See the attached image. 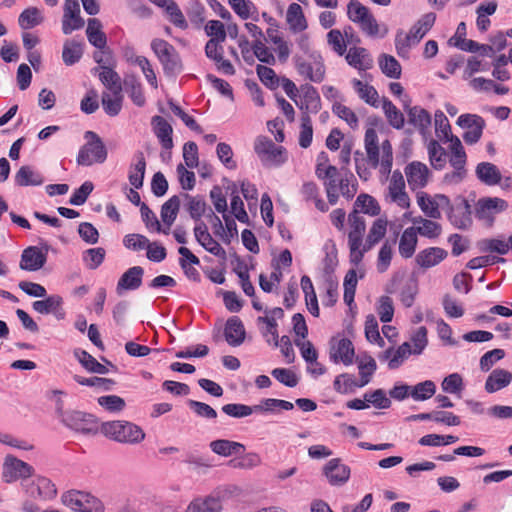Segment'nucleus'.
Wrapping results in <instances>:
<instances>
[{"instance_id":"45","label":"nucleus","mask_w":512,"mask_h":512,"mask_svg":"<svg viewBox=\"0 0 512 512\" xmlns=\"http://www.w3.org/2000/svg\"><path fill=\"white\" fill-rule=\"evenodd\" d=\"M353 210H358L359 214L362 212L370 216H377L380 213V206L375 198L362 193L356 198Z\"/></svg>"},{"instance_id":"17","label":"nucleus","mask_w":512,"mask_h":512,"mask_svg":"<svg viewBox=\"0 0 512 512\" xmlns=\"http://www.w3.org/2000/svg\"><path fill=\"white\" fill-rule=\"evenodd\" d=\"M34 469L28 463L7 455L3 463V479L6 483L14 482L20 478H29L32 476Z\"/></svg>"},{"instance_id":"39","label":"nucleus","mask_w":512,"mask_h":512,"mask_svg":"<svg viewBox=\"0 0 512 512\" xmlns=\"http://www.w3.org/2000/svg\"><path fill=\"white\" fill-rule=\"evenodd\" d=\"M413 354L411 351V345L409 342H404L402 345H400L396 350L393 348L387 349L384 353L382 358L387 359L388 361V367L389 369H396L398 368L405 359L409 357V355Z\"/></svg>"},{"instance_id":"48","label":"nucleus","mask_w":512,"mask_h":512,"mask_svg":"<svg viewBox=\"0 0 512 512\" xmlns=\"http://www.w3.org/2000/svg\"><path fill=\"white\" fill-rule=\"evenodd\" d=\"M180 208V198L176 195L167 200L161 207V219L167 225L169 231L170 226L175 221Z\"/></svg>"},{"instance_id":"55","label":"nucleus","mask_w":512,"mask_h":512,"mask_svg":"<svg viewBox=\"0 0 512 512\" xmlns=\"http://www.w3.org/2000/svg\"><path fill=\"white\" fill-rule=\"evenodd\" d=\"M479 249L483 252H495L505 255L509 252V243L503 239H483L478 243Z\"/></svg>"},{"instance_id":"25","label":"nucleus","mask_w":512,"mask_h":512,"mask_svg":"<svg viewBox=\"0 0 512 512\" xmlns=\"http://www.w3.org/2000/svg\"><path fill=\"white\" fill-rule=\"evenodd\" d=\"M412 223L414 226H411L414 229V232L422 237L428 239H436L442 234V226L438 222L434 221L431 218H424L422 216H417L412 218Z\"/></svg>"},{"instance_id":"53","label":"nucleus","mask_w":512,"mask_h":512,"mask_svg":"<svg viewBox=\"0 0 512 512\" xmlns=\"http://www.w3.org/2000/svg\"><path fill=\"white\" fill-rule=\"evenodd\" d=\"M358 369L360 374L358 387H364L370 382L372 375L377 369L376 361L371 356H366L359 360Z\"/></svg>"},{"instance_id":"33","label":"nucleus","mask_w":512,"mask_h":512,"mask_svg":"<svg viewBox=\"0 0 512 512\" xmlns=\"http://www.w3.org/2000/svg\"><path fill=\"white\" fill-rule=\"evenodd\" d=\"M151 124L157 138L159 139L162 147L166 150H170L173 147L172 140V126L161 116H154Z\"/></svg>"},{"instance_id":"19","label":"nucleus","mask_w":512,"mask_h":512,"mask_svg":"<svg viewBox=\"0 0 512 512\" xmlns=\"http://www.w3.org/2000/svg\"><path fill=\"white\" fill-rule=\"evenodd\" d=\"M355 349L353 343L347 338L332 339L330 343V359L334 363H343L349 366L353 363Z\"/></svg>"},{"instance_id":"61","label":"nucleus","mask_w":512,"mask_h":512,"mask_svg":"<svg viewBox=\"0 0 512 512\" xmlns=\"http://www.w3.org/2000/svg\"><path fill=\"white\" fill-rule=\"evenodd\" d=\"M365 336L371 343H378L379 346H384V340L380 336L378 329V322L373 314H369L365 320Z\"/></svg>"},{"instance_id":"6","label":"nucleus","mask_w":512,"mask_h":512,"mask_svg":"<svg viewBox=\"0 0 512 512\" xmlns=\"http://www.w3.org/2000/svg\"><path fill=\"white\" fill-rule=\"evenodd\" d=\"M348 246L351 262L359 264L363 259V238L366 231V222L358 210H353L348 215Z\"/></svg>"},{"instance_id":"20","label":"nucleus","mask_w":512,"mask_h":512,"mask_svg":"<svg viewBox=\"0 0 512 512\" xmlns=\"http://www.w3.org/2000/svg\"><path fill=\"white\" fill-rule=\"evenodd\" d=\"M350 468L343 464L339 458L329 460L323 467V474L333 486H341L350 478Z\"/></svg>"},{"instance_id":"60","label":"nucleus","mask_w":512,"mask_h":512,"mask_svg":"<svg viewBox=\"0 0 512 512\" xmlns=\"http://www.w3.org/2000/svg\"><path fill=\"white\" fill-rule=\"evenodd\" d=\"M434 121L437 137L440 140L447 142L449 137L453 136L451 134V126L447 117L442 111H436Z\"/></svg>"},{"instance_id":"13","label":"nucleus","mask_w":512,"mask_h":512,"mask_svg":"<svg viewBox=\"0 0 512 512\" xmlns=\"http://www.w3.org/2000/svg\"><path fill=\"white\" fill-rule=\"evenodd\" d=\"M457 125L466 129L463 139L467 144L473 145L481 139L486 122L477 114L467 113L459 116Z\"/></svg>"},{"instance_id":"52","label":"nucleus","mask_w":512,"mask_h":512,"mask_svg":"<svg viewBox=\"0 0 512 512\" xmlns=\"http://www.w3.org/2000/svg\"><path fill=\"white\" fill-rule=\"evenodd\" d=\"M436 392V385L431 380H426L411 386L410 396L415 401H424L431 398Z\"/></svg>"},{"instance_id":"56","label":"nucleus","mask_w":512,"mask_h":512,"mask_svg":"<svg viewBox=\"0 0 512 512\" xmlns=\"http://www.w3.org/2000/svg\"><path fill=\"white\" fill-rule=\"evenodd\" d=\"M125 88L135 105L141 107L145 104L146 99L143 94L142 86L136 78H127L125 80Z\"/></svg>"},{"instance_id":"42","label":"nucleus","mask_w":512,"mask_h":512,"mask_svg":"<svg viewBox=\"0 0 512 512\" xmlns=\"http://www.w3.org/2000/svg\"><path fill=\"white\" fill-rule=\"evenodd\" d=\"M352 86L359 98L365 103L376 108L379 107V94L372 85L364 83L359 79H353Z\"/></svg>"},{"instance_id":"44","label":"nucleus","mask_w":512,"mask_h":512,"mask_svg":"<svg viewBox=\"0 0 512 512\" xmlns=\"http://www.w3.org/2000/svg\"><path fill=\"white\" fill-rule=\"evenodd\" d=\"M382 109L390 126L397 130L404 127L405 118L403 113L389 99H383Z\"/></svg>"},{"instance_id":"1","label":"nucleus","mask_w":512,"mask_h":512,"mask_svg":"<svg viewBox=\"0 0 512 512\" xmlns=\"http://www.w3.org/2000/svg\"><path fill=\"white\" fill-rule=\"evenodd\" d=\"M364 142L370 165L373 168L380 165L384 173H390L393 164V151L390 141L384 140L379 146L377 132L373 128H368L365 132Z\"/></svg>"},{"instance_id":"23","label":"nucleus","mask_w":512,"mask_h":512,"mask_svg":"<svg viewBox=\"0 0 512 512\" xmlns=\"http://www.w3.org/2000/svg\"><path fill=\"white\" fill-rule=\"evenodd\" d=\"M107 39L104 32L98 28V78L102 82V75L106 71H115L116 60L112 51L106 45Z\"/></svg>"},{"instance_id":"16","label":"nucleus","mask_w":512,"mask_h":512,"mask_svg":"<svg viewBox=\"0 0 512 512\" xmlns=\"http://www.w3.org/2000/svg\"><path fill=\"white\" fill-rule=\"evenodd\" d=\"M387 198L402 209H408L411 200L405 191V180L399 170H395L389 180Z\"/></svg>"},{"instance_id":"43","label":"nucleus","mask_w":512,"mask_h":512,"mask_svg":"<svg viewBox=\"0 0 512 512\" xmlns=\"http://www.w3.org/2000/svg\"><path fill=\"white\" fill-rule=\"evenodd\" d=\"M85 136L86 138H90V140L80 149L77 163L79 165L90 166L96 160V133L87 131Z\"/></svg>"},{"instance_id":"63","label":"nucleus","mask_w":512,"mask_h":512,"mask_svg":"<svg viewBox=\"0 0 512 512\" xmlns=\"http://www.w3.org/2000/svg\"><path fill=\"white\" fill-rule=\"evenodd\" d=\"M327 42L338 55L342 56L346 53L347 45L340 30H330L327 34Z\"/></svg>"},{"instance_id":"59","label":"nucleus","mask_w":512,"mask_h":512,"mask_svg":"<svg viewBox=\"0 0 512 512\" xmlns=\"http://www.w3.org/2000/svg\"><path fill=\"white\" fill-rule=\"evenodd\" d=\"M62 299L58 295H51L44 300L33 302V309L40 314H49L60 307Z\"/></svg>"},{"instance_id":"14","label":"nucleus","mask_w":512,"mask_h":512,"mask_svg":"<svg viewBox=\"0 0 512 512\" xmlns=\"http://www.w3.org/2000/svg\"><path fill=\"white\" fill-rule=\"evenodd\" d=\"M61 24L62 32L65 35H69L73 31L80 30L84 27L85 20L81 16V8L78 0H65Z\"/></svg>"},{"instance_id":"41","label":"nucleus","mask_w":512,"mask_h":512,"mask_svg":"<svg viewBox=\"0 0 512 512\" xmlns=\"http://www.w3.org/2000/svg\"><path fill=\"white\" fill-rule=\"evenodd\" d=\"M137 161L129 167L128 179L135 189H140L143 186L144 176L146 171V160L143 152H137L135 155Z\"/></svg>"},{"instance_id":"50","label":"nucleus","mask_w":512,"mask_h":512,"mask_svg":"<svg viewBox=\"0 0 512 512\" xmlns=\"http://www.w3.org/2000/svg\"><path fill=\"white\" fill-rule=\"evenodd\" d=\"M379 66L383 74L389 78L398 79L401 76V65L391 55L382 54L379 57Z\"/></svg>"},{"instance_id":"28","label":"nucleus","mask_w":512,"mask_h":512,"mask_svg":"<svg viewBox=\"0 0 512 512\" xmlns=\"http://www.w3.org/2000/svg\"><path fill=\"white\" fill-rule=\"evenodd\" d=\"M345 59L347 63L359 71H366L373 66V58L367 49L363 47H351Z\"/></svg>"},{"instance_id":"29","label":"nucleus","mask_w":512,"mask_h":512,"mask_svg":"<svg viewBox=\"0 0 512 512\" xmlns=\"http://www.w3.org/2000/svg\"><path fill=\"white\" fill-rule=\"evenodd\" d=\"M46 254L39 248L31 246L26 248L21 255L20 268L28 271L41 269L46 263Z\"/></svg>"},{"instance_id":"11","label":"nucleus","mask_w":512,"mask_h":512,"mask_svg":"<svg viewBox=\"0 0 512 512\" xmlns=\"http://www.w3.org/2000/svg\"><path fill=\"white\" fill-rule=\"evenodd\" d=\"M416 202L423 214L431 219H440L441 209L450 208V199L446 195H430L422 190L416 192Z\"/></svg>"},{"instance_id":"47","label":"nucleus","mask_w":512,"mask_h":512,"mask_svg":"<svg viewBox=\"0 0 512 512\" xmlns=\"http://www.w3.org/2000/svg\"><path fill=\"white\" fill-rule=\"evenodd\" d=\"M210 448L214 453L225 457L245 449L243 444L225 439L212 441L210 443Z\"/></svg>"},{"instance_id":"40","label":"nucleus","mask_w":512,"mask_h":512,"mask_svg":"<svg viewBox=\"0 0 512 512\" xmlns=\"http://www.w3.org/2000/svg\"><path fill=\"white\" fill-rule=\"evenodd\" d=\"M417 243L418 236L414 232V229L412 227L406 228L400 236L398 246L399 254L405 259L411 258L415 253Z\"/></svg>"},{"instance_id":"35","label":"nucleus","mask_w":512,"mask_h":512,"mask_svg":"<svg viewBox=\"0 0 512 512\" xmlns=\"http://www.w3.org/2000/svg\"><path fill=\"white\" fill-rule=\"evenodd\" d=\"M404 109L407 112L409 123L415 128L421 132L429 128L431 125V116L425 109L419 106L410 107L408 104H405Z\"/></svg>"},{"instance_id":"15","label":"nucleus","mask_w":512,"mask_h":512,"mask_svg":"<svg viewBox=\"0 0 512 512\" xmlns=\"http://www.w3.org/2000/svg\"><path fill=\"white\" fill-rule=\"evenodd\" d=\"M311 57L313 61H307L302 57H295V66L297 72L312 82L319 83L324 79L325 67L321 60L320 55L312 53Z\"/></svg>"},{"instance_id":"34","label":"nucleus","mask_w":512,"mask_h":512,"mask_svg":"<svg viewBox=\"0 0 512 512\" xmlns=\"http://www.w3.org/2000/svg\"><path fill=\"white\" fill-rule=\"evenodd\" d=\"M286 21L293 33L303 32L308 27L302 7L298 3H291L288 6Z\"/></svg>"},{"instance_id":"8","label":"nucleus","mask_w":512,"mask_h":512,"mask_svg":"<svg viewBox=\"0 0 512 512\" xmlns=\"http://www.w3.org/2000/svg\"><path fill=\"white\" fill-rule=\"evenodd\" d=\"M56 414L66 427L76 432L84 434L94 432L96 421L93 414L76 410L64 411L61 401L57 402Z\"/></svg>"},{"instance_id":"3","label":"nucleus","mask_w":512,"mask_h":512,"mask_svg":"<svg viewBox=\"0 0 512 512\" xmlns=\"http://www.w3.org/2000/svg\"><path fill=\"white\" fill-rule=\"evenodd\" d=\"M348 18L357 23L363 33L370 37H384L388 33L386 26H380L369 11V9L359 1L352 0L347 5Z\"/></svg>"},{"instance_id":"62","label":"nucleus","mask_w":512,"mask_h":512,"mask_svg":"<svg viewBox=\"0 0 512 512\" xmlns=\"http://www.w3.org/2000/svg\"><path fill=\"white\" fill-rule=\"evenodd\" d=\"M205 32L210 37L209 40L224 42L227 33L224 24L219 20H210L205 25Z\"/></svg>"},{"instance_id":"5","label":"nucleus","mask_w":512,"mask_h":512,"mask_svg":"<svg viewBox=\"0 0 512 512\" xmlns=\"http://www.w3.org/2000/svg\"><path fill=\"white\" fill-rule=\"evenodd\" d=\"M101 432L106 437L121 443H140L145 438V433L139 426L127 421L103 422Z\"/></svg>"},{"instance_id":"37","label":"nucleus","mask_w":512,"mask_h":512,"mask_svg":"<svg viewBox=\"0 0 512 512\" xmlns=\"http://www.w3.org/2000/svg\"><path fill=\"white\" fill-rule=\"evenodd\" d=\"M478 179L488 186H494L500 183L501 173L496 165L490 162H481L476 167Z\"/></svg>"},{"instance_id":"58","label":"nucleus","mask_w":512,"mask_h":512,"mask_svg":"<svg viewBox=\"0 0 512 512\" xmlns=\"http://www.w3.org/2000/svg\"><path fill=\"white\" fill-rule=\"evenodd\" d=\"M98 405L110 413H119L126 407L125 400L117 395L98 397Z\"/></svg>"},{"instance_id":"57","label":"nucleus","mask_w":512,"mask_h":512,"mask_svg":"<svg viewBox=\"0 0 512 512\" xmlns=\"http://www.w3.org/2000/svg\"><path fill=\"white\" fill-rule=\"evenodd\" d=\"M396 240H386L383 245L381 246L379 253H378V259H377V270L380 273L385 272L388 267L390 266L392 255H393V246L395 244Z\"/></svg>"},{"instance_id":"10","label":"nucleus","mask_w":512,"mask_h":512,"mask_svg":"<svg viewBox=\"0 0 512 512\" xmlns=\"http://www.w3.org/2000/svg\"><path fill=\"white\" fill-rule=\"evenodd\" d=\"M254 149L264 166H279L286 161V151L267 137H258Z\"/></svg>"},{"instance_id":"36","label":"nucleus","mask_w":512,"mask_h":512,"mask_svg":"<svg viewBox=\"0 0 512 512\" xmlns=\"http://www.w3.org/2000/svg\"><path fill=\"white\" fill-rule=\"evenodd\" d=\"M222 503L220 497L207 496L196 498L186 508V512H221Z\"/></svg>"},{"instance_id":"46","label":"nucleus","mask_w":512,"mask_h":512,"mask_svg":"<svg viewBox=\"0 0 512 512\" xmlns=\"http://www.w3.org/2000/svg\"><path fill=\"white\" fill-rule=\"evenodd\" d=\"M184 198L187 201L185 207L190 217L197 223H199L201 221L202 216L205 214L207 206L206 202L202 197H194L189 194H184Z\"/></svg>"},{"instance_id":"27","label":"nucleus","mask_w":512,"mask_h":512,"mask_svg":"<svg viewBox=\"0 0 512 512\" xmlns=\"http://www.w3.org/2000/svg\"><path fill=\"white\" fill-rule=\"evenodd\" d=\"M448 252L440 247H429L421 250L415 257V262L421 268L429 269L441 263Z\"/></svg>"},{"instance_id":"26","label":"nucleus","mask_w":512,"mask_h":512,"mask_svg":"<svg viewBox=\"0 0 512 512\" xmlns=\"http://www.w3.org/2000/svg\"><path fill=\"white\" fill-rule=\"evenodd\" d=\"M144 270L140 266L129 268L118 280L116 292L121 295L126 290H136L142 285Z\"/></svg>"},{"instance_id":"18","label":"nucleus","mask_w":512,"mask_h":512,"mask_svg":"<svg viewBox=\"0 0 512 512\" xmlns=\"http://www.w3.org/2000/svg\"><path fill=\"white\" fill-rule=\"evenodd\" d=\"M61 502L76 512H93L94 510V497L78 490H70L63 493Z\"/></svg>"},{"instance_id":"2","label":"nucleus","mask_w":512,"mask_h":512,"mask_svg":"<svg viewBox=\"0 0 512 512\" xmlns=\"http://www.w3.org/2000/svg\"><path fill=\"white\" fill-rule=\"evenodd\" d=\"M102 84L106 90L102 93V107L111 117L118 115L122 109L123 93L121 78L116 71H106L102 75Z\"/></svg>"},{"instance_id":"21","label":"nucleus","mask_w":512,"mask_h":512,"mask_svg":"<svg viewBox=\"0 0 512 512\" xmlns=\"http://www.w3.org/2000/svg\"><path fill=\"white\" fill-rule=\"evenodd\" d=\"M405 175L412 191L420 190L428 184L429 169L418 161H413L405 167Z\"/></svg>"},{"instance_id":"32","label":"nucleus","mask_w":512,"mask_h":512,"mask_svg":"<svg viewBox=\"0 0 512 512\" xmlns=\"http://www.w3.org/2000/svg\"><path fill=\"white\" fill-rule=\"evenodd\" d=\"M388 221L385 218L376 219L368 231V235L363 244V255L378 244L386 235Z\"/></svg>"},{"instance_id":"4","label":"nucleus","mask_w":512,"mask_h":512,"mask_svg":"<svg viewBox=\"0 0 512 512\" xmlns=\"http://www.w3.org/2000/svg\"><path fill=\"white\" fill-rule=\"evenodd\" d=\"M321 108L320 97L313 87H308L304 95V103L300 105L301 110H306L301 116V130L299 134V145L308 148L312 143L313 128L308 112L317 113Z\"/></svg>"},{"instance_id":"51","label":"nucleus","mask_w":512,"mask_h":512,"mask_svg":"<svg viewBox=\"0 0 512 512\" xmlns=\"http://www.w3.org/2000/svg\"><path fill=\"white\" fill-rule=\"evenodd\" d=\"M43 20L41 11L36 7H30L20 14L18 22L22 29H30L41 24Z\"/></svg>"},{"instance_id":"38","label":"nucleus","mask_w":512,"mask_h":512,"mask_svg":"<svg viewBox=\"0 0 512 512\" xmlns=\"http://www.w3.org/2000/svg\"><path fill=\"white\" fill-rule=\"evenodd\" d=\"M15 183L18 186H40L44 182L43 176L31 166L24 165L15 174Z\"/></svg>"},{"instance_id":"22","label":"nucleus","mask_w":512,"mask_h":512,"mask_svg":"<svg viewBox=\"0 0 512 512\" xmlns=\"http://www.w3.org/2000/svg\"><path fill=\"white\" fill-rule=\"evenodd\" d=\"M448 219L458 229H467L472 224V211L469 202L462 199L458 204L452 206L450 203Z\"/></svg>"},{"instance_id":"64","label":"nucleus","mask_w":512,"mask_h":512,"mask_svg":"<svg viewBox=\"0 0 512 512\" xmlns=\"http://www.w3.org/2000/svg\"><path fill=\"white\" fill-rule=\"evenodd\" d=\"M256 71L261 82L268 88L275 89L279 86V79L273 69L258 65Z\"/></svg>"},{"instance_id":"30","label":"nucleus","mask_w":512,"mask_h":512,"mask_svg":"<svg viewBox=\"0 0 512 512\" xmlns=\"http://www.w3.org/2000/svg\"><path fill=\"white\" fill-rule=\"evenodd\" d=\"M512 382V373L508 370L497 368L494 369L486 379L485 390L488 393L497 392Z\"/></svg>"},{"instance_id":"24","label":"nucleus","mask_w":512,"mask_h":512,"mask_svg":"<svg viewBox=\"0 0 512 512\" xmlns=\"http://www.w3.org/2000/svg\"><path fill=\"white\" fill-rule=\"evenodd\" d=\"M194 236L196 241L211 254L220 256L225 253L222 246L213 239L208 231L207 225L203 221L196 223L194 227Z\"/></svg>"},{"instance_id":"31","label":"nucleus","mask_w":512,"mask_h":512,"mask_svg":"<svg viewBox=\"0 0 512 512\" xmlns=\"http://www.w3.org/2000/svg\"><path fill=\"white\" fill-rule=\"evenodd\" d=\"M245 329L238 317H231L227 320L224 330L225 339L231 346H239L245 340Z\"/></svg>"},{"instance_id":"54","label":"nucleus","mask_w":512,"mask_h":512,"mask_svg":"<svg viewBox=\"0 0 512 512\" xmlns=\"http://www.w3.org/2000/svg\"><path fill=\"white\" fill-rule=\"evenodd\" d=\"M428 154L431 165L435 169H442L446 164L447 154L445 149L435 140L428 144Z\"/></svg>"},{"instance_id":"9","label":"nucleus","mask_w":512,"mask_h":512,"mask_svg":"<svg viewBox=\"0 0 512 512\" xmlns=\"http://www.w3.org/2000/svg\"><path fill=\"white\" fill-rule=\"evenodd\" d=\"M509 207L506 200L499 197H482L475 206V216L487 227H492L498 214Z\"/></svg>"},{"instance_id":"7","label":"nucleus","mask_w":512,"mask_h":512,"mask_svg":"<svg viewBox=\"0 0 512 512\" xmlns=\"http://www.w3.org/2000/svg\"><path fill=\"white\" fill-rule=\"evenodd\" d=\"M436 20V15L432 12L424 14L410 29L409 33L398 32L395 38V45L398 54L420 42V40L432 28Z\"/></svg>"},{"instance_id":"49","label":"nucleus","mask_w":512,"mask_h":512,"mask_svg":"<svg viewBox=\"0 0 512 512\" xmlns=\"http://www.w3.org/2000/svg\"><path fill=\"white\" fill-rule=\"evenodd\" d=\"M83 54V46L81 43L73 40H66L63 45L62 59L67 66L77 63Z\"/></svg>"},{"instance_id":"12","label":"nucleus","mask_w":512,"mask_h":512,"mask_svg":"<svg viewBox=\"0 0 512 512\" xmlns=\"http://www.w3.org/2000/svg\"><path fill=\"white\" fill-rule=\"evenodd\" d=\"M151 48L162 63L167 74H176L181 71L180 57L171 44L163 39H154L151 43Z\"/></svg>"}]
</instances>
